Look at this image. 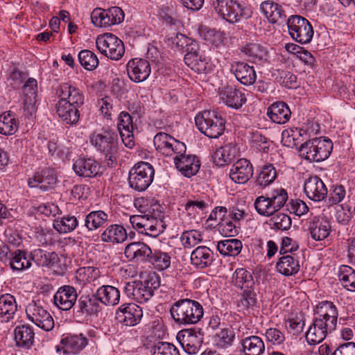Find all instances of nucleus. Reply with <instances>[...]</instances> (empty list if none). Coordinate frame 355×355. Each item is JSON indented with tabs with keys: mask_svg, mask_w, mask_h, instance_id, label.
I'll return each mask as SVG.
<instances>
[{
	"mask_svg": "<svg viewBox=\"0 0 355 355\" xmlns=\"http://www.w3.org/2000/svg\"><path fill=\"white\" fill-rule=\"evenodd\" d=\"M142 316L141 308L134 303L121 305L116 313V318L118 322L129 327L139 323Z\"/></svg>",
	"mask_w": 355,
	"mask_h": 355,
	"instance_id": "obj_17",
	"label": "nucleus"
},
{
	"mask_svg": "<svg viewBox=\"0 0 355 355\" xmlns=\"http://www.w3.org/2000/svg\"><path fill=\"white\" fill-rule=\"evenodd\" d=\"M78 225V219L75 216L67 215L55 219L53 227L60 233H68L73 231Z\"/></svg>",
	"mask_w": 355,
	"mask_h": 355,
	"instance_id": "obj_48",
	"label": "nucleus"
},
{
	"mask_svg": "<svg viewBox=\"0 0 355 355\" xmlns=\"http://www.w3.org/2000/svg\"><path fill=\"white\" fill-rule=\"evenodd\" d=\"M216 12L230 23H235L249 17L245 8L234 0H216L214 3Z\"/></svg>",
	"mask_w": 355,
	"mask_h": 355,
	"instance_id": "obj_10",
	"label": "nucleus"
},
{
	"mask_svg": "<svg viewBox=\"0 0 355 355\" xmlns=\"http://www.w3.org/2000/svg\"><path fill=\"white\" fill-rule=\"evenodd\" d=\"M277 177V171L271 164L263 166L254 181L256 187L261 189L265 188L274 182Z\"/></svg>",
	"mask_w": 355,
	"mask_h": 355,
	"instance_id": "obj_43",
	"label": "nucleus"
},
{
	"mask_svg": "<svg viewBox=\"0 0 355 355\" xmlns=\"http://www.w3.org/2000/svg\"><path fill=\"white\" fill-rule=\"evenodd\" d=\"M307 225L311 237L316 241L324 240L331 232L330 222L324 218L314 216L307 223Z\"/></svg>",
	"mask_w": 355,
	"mask_h": 355,
	"instance_id": "obj_26",
	"label": "nucleus"
},
{
	"mask_svg": "<svg viewBox=\"0 0 355 355\" xmlns=\"http://www.w3.org/2000/svg\"><path fill=\"white\" fill-rule=\"evenodd\" d=\"M180 240L184 248H191L200 243L202 237L200 232L193 230L184 232Z\"/></svg>",
	"mask_w": 355,
	"mask_h": 355,
	"instance_id": "obj_55",
	"label": "nucleus"
},
{
	"mask_svg": "<svg viewBox=\"0 0 355 355\" xmlns=\"http://www.w3.org/2000/svg\"><path fill=\"white\" fill-rule=\"evenodd\" d=\"M232 279L235 286L241 289L251 288L254 285L251 273L245 268H237L233 274Z\"/></svg>",
	"mask_w": 355,
	"mask_h": 355,
	"instance_id": "obj_47",
	"label": "nucleus"
},
{
	"mask_svg": "<svg viewBox=\"0 0 355 355\" xmlns=\"http://www.w3.org/2000/svg\"><path fill=\"white\" fill-rule=\"evenodd\" d=\"M220 96L223 101L232 108H240L246 101L244 94L232 86L224 87Z\"/></svg>",
	"mask_w": 355,
	"mask_h": 355,
	"instance_id": "obj_35",
	"label": "nucleus"
},
{
	"mask_svg": "<svg viewBox=\"0 0 355 355\" xmlns=\"http://www.w3.org/2000/svg\"><path fill=\"white\" fill-rule=\"evenodd\" d=\"M213 260V252L206 246H198L191 254V264L198 269L211 266Z\"/></svg>",
	"mask_w": 355,
	"mask_h": 355,
	"instance_id": "obj_36",
	"label": "nucleus"
},
{
	"mask_svg": "<svg viewBox=\"0 0 355 355\" xmlns=\"http://www.w3.org/2000/svg\"><path fill=\"white\" fill-rule=\"evenodd\" d=\"M126 230L120 225H111L108 226L101 234V241L106 243H121L127 239Z\"/></svg>",
	"mask_w": 355,
	"mask_h": 355,
	"instance_id": "obj_40",
	"label": "nucleus"
},
{
	"mask_svg": "<svg viewBox=\"0 0 355 355\" xmlns=\"http://www.w3.org/2000/svg\"><path fill=\"white\" fill-rule=\"evenodd\" d=\"M177 340L185 352L196 354L202 345L203 336L200 331L194 329H182L178 333Z\"/></svg>",
	"mask_w": 355,
	"mask_h": 355,
	"instance_id": "obj_15",
	"label": "nucleus"
},
{
	"mask_svg": "<svg viewBox=\"0 0 355 355\" xmlns=\"http://www.w3.org/2000/svg\"><path fill=\"white\" fill-rule=\"evenodd\" d=\"M170 313L173 320L180 325L198 323L204 315L202 304L191 299H180L173 304Z\"/></svg>",
	"mask_w": 355,
	"mask_h": 355,
	"instance_id": "obj_2",
	"label": "nucleus"
},
{
	"mask_svg": "<svg viewBox=\"0 0 355 355\" xmlns=\"http://www.w3.org/2000/svg\"><path fill=\"white\" fill-rule=\"evenodd\" d=\"M263 14L272 24L282 22L286 18L285 11L282 6L272 1H265L260 5Z\"/></svg>",
	"mask_w": 355,
	"mask_h": 355,
	"instance_id": "obj_37",
	"label": "nucleus"
},
{
	"mask_svg": "<svg viewBox=\"0 0 355 355\" xmlns=\"http://www.w3.org/2000/svg\"><path fill=\"white\" fill-rule=\"evenodd\" d=\"M338 275L345 288L349 291L355 292V270L352 267L342 265L339 268Z\"/></svg>",
	"mask_w": 355,
	"mask_h": 355,
	"instance_id": "obj_46",
	"label": "nucleus"
},
{
	"mask_svg": "<svg viewBox=\"0 0 355 355\" xmlns=\"http://www.w3.org/2000/svg\"><path fill=\"white\" fill-rule=\"evenodd\" d=\"M159 270L168 268L171 265V257L166 253L158 250L152 251L148 262Z\"/></svg>",
	"mask_w": 355,
	"mask_h": 355,
	"instance_id": "obj_51",
	"label": "nucleus"
},
{
	"mask_svg": "<svg viewBox=\"0 0 355 355\" xmlns=\"http://www.w3.org/2000/svg\"><path fill=\"white\" fill-rule=\"evenodd\" d=\"M17 311L15 300L11 295H3L0 297V318L7 322Z\"/></svg>",
	"mask_w": 355,
	"mask_h": 355,
	"instance_id": "obj_45",
	"label": "nucleus"
},
{
	"mask_svg": "<svg viewBox=\"0 0 355 355\" xmlns=\"http://www.w3.org/2000/svg\"><path fill=\"white\" fill-rule=\"evenodd\" d=\"M87 345V339L83 336L70 335L61 339L57 345V351H62L64 354H78Z\"/></svg>",
	"mask_w": 355,
	"mask_h": 355,
	"instance_id": "obj_28",
	"label": "nucleus"
},
{
	"mask_svg": "<svg viewBox=\"0 0 355 355\" xmlns=\"http://www.w3.org/2000/svg\"><path fill=\"white\" fill-rule=\"evenodd\" d=\"M195 122L200 132L211 139L218 138L225 130V121L215 111L205 110L198 113Z\"/></svg>",
	"mask_w": 355,
	"mask_h": 355,
	"instance_id": "obj_5",
	"label": "nucleus"
},
{
	"mask_svg": "<svg viewBox=\"0 0 355 355\" xmlns=\"http://www.w3.org/2000/svg\"><path fill=\"white\" fill-rule=\"evenodd\" d=\"M153 144L156 150L166 156L186 153L187 150L184 143L164 132L156 134L153 139Z\"/></svg>",
	"mask_w": 355,
	"mask_h": 355,
	"instance_id": "obj_12",
	"label": "nucleus"
},
{
	"mask_svg": "<svg viewBox=\"0 0 355 355\" xmlns=\"http://www.w3.org/2000/svg\"><path fill=\"white\" fill-rule=\"evenodd\" d=\"M80 107L68 104L64 100H59L56 103V113L67 125H75L80 119Z\"/></svg>",
	"mask_w": 355,
	"mask_h": 355,
	"instance_id": "obj_31",
	"label": "nucleus"
},
{
	"mask_svg": "<svg viewBox=\"0 0 355 355\" xmlns=\"http://www.w3.org/2000/svg\"><path fill=\"white\" fill-rule=\"evenodd\" d=\"M27 318L40 328L48 331L54 327V320L51 314L42 306L32 301L26 307Z\"/></svg>",
	"mask_w": 355,
	"mask_h": 355,
	"instance_id": "obj_13",
	"label": "nucleus"
},
{
	"mask_svg": "<svg viewBox=\"0 0 355 355\" xmlns=\"http://www.w3.org/2000/svg\"><path fill=\"white\" fill-rule=\"evenodd\" d=\"M96 45L103 55L113 60H120L125 52L123 42L112 33L98 35L96 40Z\"/></svg>",
	"mask_w": 355,
	"mask_h": 355,
	"instance_id": "obj_8",
	"label": "nucleus"
},
{
	"mask_svg": "<svg viewBox=\"0 0 355 355\" xmlns=\"http://www.w3.org/2000/svg\"><path fill=\"white\" fill-rule=\"evenodd\" d=\"M291 112L286 103L283 101L272 103L267 111V115L270 120L277 124H284L291 118Z\"/></svg>",
	"mask_w": 355,
	"mask_h": 355,
	"instance_id": "obj_34",
	"label": "nucleus"
},
{
	"mask_svg": "<svg viewBox=\"0 0 355 355\" xmlns=\"http://www.w3.org/2000/svg\"><path fill=\"white\" fill-rule=\"evenodd\" d=\"M84 226L89 231H94L105 225L108 221V215L102 210L89 212L85 218Z\"/></svg>",
	"mask_w": 355,
	"mask_h": 355,
	"instance_id": "obj_42",
	"label": "nucleus"
},
{
	"mask_svg": "<svg viewBox=\"0 0 355 355\" xmlns=\"http://www.w3.org/2000/svg\"><path fill=\"white\" fill-rule=\"evenodd\" d=\"M94 294L98 302L106 306H114L120 300L119 291L112 286H101L96 290Z\"/></svg>",
	"mask_w": 355,
	"mask_h": 355,
	"instance_id": "obj_38",
	"label": "nucleus"
},
{
	"mask_svg": "<svg viewBox=\"0 0 355 355\" xmlns=\"http://www.w3.org/2000/svg\"><path fill=\"white\" fill-rule=\"evenodd\" d=\"M253 175V167L250 162L246 159L237 160L232 166L230 178L238 184L247 182Z\"/></svg>",
	"mask_w": 355,
	"mask_h": 355,
	"instance_id": "obj_25",
	"label": "nucleus"
},
{
	"mask_svg": "<svg viewBox=\"0 0 355 355\" xmlns=\"http://www.w3.org/2000/svg\"><path fill=\"white\" fill-rule=\"evenodd\" d=\"M37 81L33 78L24 83V116L28 119L27 127L32 128L35 123L33 114L37 111Z\"/></svg>",
	"mask_w": 355,
	"mask_h": 355,
	"instance_id": "obj_11",
	"label": "nucleus"
},
{
	"mask_svg": "<svg viewBox=\"0 0 355 355\" xmlns=\"http://www.w3.org/2000/svg\"><path fill=\"white\" fill-rule=\"evenodd\" d=\"M243 248L242 242L236 239H230L218 242L217 250L224 256H236Z\"/></svg>",
	"mask_w": 355,
	"mask_h": 355,
	"instance_id": "obj_44",
	"label": "nucleus"
},
{
	"mask_svg": "<svg viewBox=\"0 0 355 355\" xmlns=\"http://www.w3.org/2000/svg\"><path fill=\"white\" fill-rule=\"evenodd\" d=\"M99 164L92 158L78 159L73 165L74 172L85 178L96 177L99 173Z\"/></svg>",
	"mask_w": 355,
	"mask_h": 355,
	"instance_id": "obj_33",
	"label": "nucleus"
},
{
	"mask_svg": "<svg viewBox=\"0 0 355 355\" xmlns=\"http://www.w3.org/2000/svg\"><path fill=\"white\" fill-rule=\"evenodd\" d=\"M105 13L107 14L105 19L107 27L120 24L124 19L123 12L119 7L114 6L107 9Z\"/></svg>",
	"mask_w": 355,
	"mask_h": 355,
	"instance_id": "obj_60",
	"label": "nucleus"
},
{
	"mask_svg": "<svg viewBox=\"0 0 355 355\" xmlns=\"http://www.w3.org/2000/svg\"><path fill=\"white\" fill-rule=\"evenodd\" d=\"M101 310V306L95 294L83 295L73 308V315L78 318L97 316Z\"/></svg>",
	"mask_w": 355,
	"mask_h": 355,
	"instance_id": "obj_14",
	"label": "nucleus"
},
{
	"mask_svg": "<svg viewBox=\"0 0 355 355\" xmlns=\"http://www.w3.org/2000/svg\"><path fill=\"white\" fill-rule=\"evenodd\" d=\"M332 149L333 143L329 139L315 137L302 144L300 152L304 159L319 162L327 159Z\"/></svg>",
	"mask_w": 355,
	"mask_h": 355,
	"instance_id": "obj_6",
	"label": "nucleus"
},
{
	"mask_svg": "<svg viewBox=\"0 0 355 355\" xmlns=\"http://www.w3.org/2000/svg\"><path fill=\"white\" fill-rule=\"evenodd\" d=\"M230 150V146H229L217 149L212 155L214 163L217 166H222L230 162L232 159Z\"/></svg>",
	"mask_w": 355,
	"mask_h": 355,
	"instance_id": "obj_58",
	"label": "nucleus"
},
{
	"mask_svg": "<svg viewBox=\"0 0 355 355\" xmlns=\"http://www.w3.org/2000/svg\"><path fill=\"white\" fill-rule=\"evenodd\" d=\"M277 270L284 276L297 274L300 268L299 260L291 255L281 257L276 264Z\"/></svg>",
	"mask_w": 355,
	"mask_h": 355,
	"instance_id": "obj_41",
	"label": "nucleus"
},
{
	"mask_svg": "<svg viewBox=\"0 0 355 355\" xmlns=\"http://www.w3.org/2000/svg\"><path fill=\"white\" fill-rule=\"evenodd\" d=\"M272 228L279 230H288L291 227L292 220L291 217L283 213H277L270 220Z\"/></svg>",
	"mask_w": 355,
	"mask_h": 355,
	"instance_id": "obj_59",
	"label": "nucleus"
},
{
	"mask_svg": "<svg viewBox=\"0 0 355 355\" xmlns=\"http://www.w3.org/2000/svg\"><path fill=\"white\" fill-rule=\"evenodd\" d=\"M24 260H26V263H24V270L31 267V261L35 263V268L38 269L39 266L54 265L58 261V256L54 252H47L42 249H36L33 250L28 257H26V254L24 251Z\"/></svg>",
	"mask_w": 355,
	"mask_h": 355,
	"instance_id": "obj_18",
	"label": "nucleus"
},
{
	"mask_svg": "<svg viewBox=\"0 0 355 355\" xmlns=\"http://www.w3.org/2000/svg\"><path fill=\"white\" fill-rule=\"evenodd\" d=\"M154 175L155 171L150 164L139 162L129 172V185L135 191H144L153 182Z\"/></svg>",
	"mask_w": 355,
	"mask_h": 355,
	"instance_id": "obj_7",
	"label": "nucleus"
},
{
	"mask_svg": "<svg viewBox=\"0 0 355 355\" xmlns=\"http://www.w3.org/2000/svg\"><path fill=\"white\" fill-rule=\"evenodd\" d=\"M231 71L243 85H251L256 80L257 75L254 67L246 62H234L231 65Z\"/></svg>",
	"mask_w": 355,
	"mask_h": 355,
	"instance_id": "obj_30",
	"label": "nucleus"
},
{
	"mask_svg": "<svg viewBox=\"0 0 355 355\" xmlns=\"http://www.w3.org/2000/svg\"><path fill=\"white\" fill-rule=\"evenodd\" d=\"M98 105L102 114L107 119H111L114 112L112 98L110 96H106L98 101Z\"/></svg>",
	"mask_w": 355,
	"mask_h": 355,
	"instance_id": "obj_64",
	"label": "nucleus"
},
{
	"mask_svg": "<svg viewBox=\"0 0 355 355\" xmlns=\"http://www.w3.org/2000/svg\"><path fill=\"white\" fill-rule=\"evenodd\" d=\"M241 52L249 62L264 66L269 63L267 48L258 43H248L241 48Z\"/></svg>",
	"mask_w": 355,
	"mask_h": 355,
	"instance_id": "obj_23",
	"label": "nucleus"
},
{
	"mask_svg": "<svg viewBox=\"0 0 355 355\" xmlns=\"http://www.w3.org/2000/svg\"><path fill=\"white\" fill-rule=\"evenodd\" d=\"M273 208L277 212L288 200V193L283 188H278L272 190L268 196Z\"/></svg>",
	"mask_w": 355,
	"mask_h": 355,
	"instance_id": "obj_54",
	"label": "nucleus"
},
{
	"mask_svg": "<svg viewBox=\"0 0 355 355\" xmlns=\"http://www.w3.org/2000/svg\"><path fill=\"white\" fill-rule=\"evenodd\" d=\"M78 60L80 64L88 71L95 69L99 62L96 55L89 50H82L78 53Z\"/></svg>",
	"mask_w": 355,
	"mask_h": 355,
	"instance_id": "obj_52",
	"label": "nucleus"
},
{
	"mask_svg": "<svg viewBox=\"0 0 355 355\" xmlns=\"http://www.w3.org/2000/svg\"><path fill=\"white\" fill-rule=\"evenodd\" d=\"M240 230V223H234L229 219H223L219 223L218 230L220 233L227 237H232L237 235Z\"/></svg>",
	"mask_w": 355,
	"mask_h": 355,
	"instance_id": "obj_56",
	"label": "nucleus"
},
{
	"mask_svg": "<svg viewBox=\"0 0 355 355\" xmlns=\"http://www.w3.org/2000/svg\"><path fill=\"white\" fill-rule=\"evenodd\" d=\"M90 141L95 148L103 156L105 162L109 167L116 165L119 157V138L116 132L112 130H104L101 132H95Z\"/></svg>",
	"mask_w": 355,
	"mask_h": 355,
	"instance_id": "obj_3",
	"label": "nucleus"
},
{
	"mask_svg": "<svg viewBox=\"0 0 355 355\" xmlns=\"http://www.w3.org/2000/svg\"><path fill=\"white\" fill-rule=\"evenodd\" d=\"M244 355H263L265 352V344L261 338L257 336H249L241 341Z\"/></svg>",
	"mask_w": 355,
	"mask_h": 355,
	"instance_id": "obj_39",
	"label": "nucleus"
},
{
	"mask_svg": "<svg viewBox=\"0 0 355 355\" xmlns=\"http://www.w3.org/2000/svg\"><path fill=\"white\" fill-rule=\"evenodd\" d=\"M338 313L332 302L323 301L317 305L313 323L306 332V340L309 345L323 341L328 334L336 328Z\"/></svg>",
	"mask_w": 355,
	"mask_h": 355,
	"instance_id": "obj_1",
	"label": "nucleus"
},
{
	"mask_svg": "<svg viewBox=\"0 0 355 355\" xmlns=\"http://www.w3.org/2000/svg\"><path fill=\"white\" fill-rule=\"evenodd\" d=\"M57 94L60 100H64L68 104L80 107L84 104V96L82 92L69 83L62 84L57 91Z\"/></svg>",
	"mask_w": 355,
	"mask_h": 355,
	"instance_id": "obj_29",
	"label": "nucleus"
},
{
	"mask_svg": "<svg viewBox=\"0 0 355 355\" xmlns=\"http://www.w3.org/2000/svg\"><path fill=\"white\" fill-rule=\"evenodd\" d=\"M184 60L187 65L198 73H207L212 70V64L199 52L198 46L191 49V51L184 55Z\"/></svg>",
	"mask_w": 355,
	"mask_h": 355,
	"instance_id": "obj_20",
	"label": "nucleus"
},
{
	"mask_svg": "<svg viewBox=\"0 0 355 355\" xmlns=\"http://www.w3.org/2000/svg\"><path fill=\"white\" fill-rule=\"evenodd\" d=\"M256 304V293L251 288L243 289V292L237 302L238 306L248 309L254 306Z\"/></svg>",
	"mask_w": 355,
	"mask_h": 355,
	"instance_id": "obj_61",
	"label": "nucleus"
},
{
	"mask_svg": "<svg viewBox=\"0 0 355 355\" xmlns=\"http://www.w3.org/2000/svg\"><path fill=\"white\" fill-rule=\"evenodd\" d=\"M149 62L144 59L135 58L127 64V72L130 79L135 83L146 80L150 74Z\"/></svg>",
	"mask_w": 355,
	"mask_h": 355,
	"instance_id": "obj_22",
	"label": "nucleus"
},
{
	"mask_svg": "<svg viewBox=\"0 0 355 355\" xmlns=\"http://www.w3.org/2000/svg\"><path fill=\"white\" fill-rule=\"evenodd\" d=\"M55 305L62 311L74 308L78 301L76 289L70 285L60 286L53 297Z\"/></svg>",
	"mask_w": 355,
	"mask_h": 355,
	"instance_id": "obj_19",
	"label": "nucleus"
},
{
	"mask_svg": "<svg viewBox=\"0 0 355 355\" xmlns=\"http://www.w3.org/2000/svg\"><path fill=\"white\" fill-rule=\"evenodd\" d=\"M124 254L130 261L148 262L152 250L143 242H132L125 246Z\"/></svg>",
	"mask_w": 355,
	"mask_h": 355,
	"instance_id": "obj_24",
	"label": "nucleus"
},
{
	"mask_svg": "<svg viewBox=\"0 0 355 355\" xmlns=\"http://www.w3.org/2000/svg\"><path fill=\"white\" fill-rule=\"evenodd\" d=\"M305 322L302 316H295L290 318L286 323L288 331L293 335H298L302 332Z\"/></svg>",
	"mask_w": 355,
	"mask_h": 355,
	"instance_id": "obj_62",
	"label": "nucleus"
},
{
	"mask_svg": "<svg viewBox=\"0 0 355 355\" xmlns=\"http://www.w3.org/2000/svg\"><path fill=\"white\" fill-rule=\"evenodd\" d=\"M254 205L258 214L263 216H270L276 212L268 196H259L256 198Z\"/></svg>",
	"mask_w": 355,
	"mask_h": 355,
	"instance_id": "obj_53",
	"label": "nucleus"
},
{
	"mask_svg": "<svg viewBox=\"0 0 355 355\" xmlns=\"http://www.w3.org/2000/svg\"><path fill=\"white\" fill-rule=\"evenodd\" d=\"M300 132L293 130V129L285 130L282 133V144L289 148H293L299 144L300 141L295 136H297Z\"/></svg>",
	"mask_w": 355,
	"mask_h": 355,
	"instance_id": "obj_63",
	"label": "nucleus"
},
{
	"mask_svg": "<svg viewBox=\"0 0 355 355\" xmlns=\"http://www.w3.org/2000/svg\"><path fill=\"white\" fill-rule=\"evenodd\" d=\"M101 272L98 268L94 266L81 267L76 272V278L81 284L94 282L100 277Z\"/></svg>",
	"mask_w": 355,
	"mask_h": 355,
	"instance_id": "obj_50",
	"label": "nucleus"
},
{
	"mask_svg": "<svg viewBox=\"0 0 355 355\" xmlns=\"http://www.w3.org/2000/svg\"><path fill=\"white\" fill-rule=\"evenodd\" d=\"M152 355H180L176 347L168 342H158L152 349Z\"/></svg>",
	"mask_w": 355,
	"mask_h": 355,
	"instance_id": "obj_57",
	"label": "nucleus"
},
{
	"mask_svg": "<svg viewBox=\"0 0 355 355\" xmlns=\"http://www.w3.org/2000/svg\"><path fill=\"white\" fill-rule=\"evenodd\" d=\"M164 42L168 47L178 51L185 49L187 53L190 52L191 49L198 47V44L195 40L180 33L173 32L168 33L166 36Z\"/></svg>",
	"mask_w": 355,
	"mask_h": 355,
	"instance_id": "obj_32",
	"label": "nucleus"
},
{
	"mask_svg": "<svg viewBox=\"0 0 355 355\" xmlns=\"http://www.w3.org/2000/svg\"><path fill=\"white\" fill-rule=\"evenodd\" d=\"M18 130V123L10 112H3L0 115V134L13 135Z\"/></svg>",
	"mask_w": 355,
	"mask_h": 355,
	"instance_id": "obj_49",
	"label": "nucleus"
},
{
	"mask_svg": "<svg viewBox=\"0 0 355 355\" xmlns=\"http://www.w3.org/2000/svg\"><path fill=\"white\" fill-rule=\"evenodd\" d=\"M174 157L175 168L185 177L190 178L196 175L200 168V162L196 155H185V153H176Z\"/></svg>",
	"mask_w": 355,
	"mask_h": 355,
	"instance_id": "obj_21",
	"label": "nucleus"
},
{
	"mask_svg": "<svg viewBox=\"0 0 355 355\" xmlns=\"http://www.w3.org/2000/svg\"><path fill=\"white\" fill-rule=\"evenodd\" d=\"M288 33L291 37L300 44L309 43L313 36L311 23L300 15H292L287 20Z\"/></svg>",
	"mask_w": 355,
	"mask_h": 355,
	"instance_id": "obj_9",
	"label": "nucleus"
},
{
	"mask_svg": "<svg viewBox=\"0 0 355 355\" xmlns=\"http://www.w3.org/2000/svg\"><path fill=\"white\" fill-rule=\"evenodd\" d=\"M304 191L311 200L320 202L327 195V188L322 180L318 176H311L304 182Z\"/></svg>",
	"mask_w": 355,
	"mask_h": 355,
	"instance_id": "obj_27",
	"label": "nucleus"
},
{
	"mask_svg": "<svg viewBox=\"0 0 355 355\" xmlns=\"http://www.w3.org/2000/svg\"><path fill=\"white\" fill-rule=\"evenodd\" d=\"M159 277L155 273L148 274L140 282L125 284L124 291L129 297H132L139 303L148 302L154 295V291L159 286Z\"/></svg>",
	"mask_w": 355,
	"mask_h": 355,
	"instance_id": "obj_4",
	"label": "nucleus"
},
{
	"mask_svg": "<svg viewBox=\"0 0 355 355\" xmlns=\"http://www.w3.org/2000/svg\"><path fill=\"white\" fill-rule=\"evenodd\" d=\"M58 182L55 171L50 168L42 169L28 178V185L31 188H39L43 191L53 189Z\"/></svg>",
	"mask_w": 355,
	"mask_h": 355,
	"instance_id": "obj_16",
	"label": "nucleus"
}]
</instances>
